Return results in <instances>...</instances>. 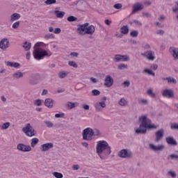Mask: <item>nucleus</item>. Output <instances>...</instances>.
<instances>
[{
	"mask_svg": "<svg viewBox=\"0 0 178 178\" xmlns=\"http://www.w3.org/2000/svg\"><path fill=\"white\" fill-rule=\"evenodd\" d=\"M17 149L21 152H30L31 151V147L30 145H27L23 143H19L17 145Z\"/></svg>",
	"mask_w": 178,
	"mask_h": 178,
	"instance_id": "1a4fd4ad",
	"label": "nucleus"
},
{
	"mask_svg": "<svg viewBox=\"0 0 178 178\" xmlns=\"http://www.w3.org/2000/svg\"><path fill=\"white\" fill-rule=\"evenodd\" d=\"M150 69H152V70H156L158 69V65L156 64H152L150 66Z\"/></svg>",
	"mask_w": 178,
	"mask_h": 178,
	"instance_id": "6e6d98bb",
	"label": "nucleus"
},
{
	"mask_svg": "<svg viewBox=\"0 0 178 178\" xmlns=\"http://www.w3.org/2000/svg\"><path fill=\"white\" fill-rule=\"evenodd\" d=\"M105 87H112L113 86V78L111 75H106L104 79Z\"/></svg>",
	"mask_w": 178,
	"mask_h": 178,
	"instance_id": "f8f14e48",
	"label": "nucleus"
},
{
	"mask_svg": "<svg viewBox=\"0 0 178 178\" xmlns=\"http://www.w3.org/2000/svg\"><path fill=\"white\" fill-rule=\"evenodd\" d=\"M156 34H158L159 35H163V34H165V31L160 29L156 31Z\"/></svg>",
	"mask_w": 178,
	"mask_h": 178,
	"instance_id": "4d7b16f0",
	"label": "nucleus"
},
{
	"mask_svg": "<svg viewBox=\"0 0 178 178\" xmlns=\"http://www.w3.org/2000/svg\"><path fill=\"white\" fill-rule=\"evenodd\" d=\"M168 175H170L171 177H176L177 175L176 172L175 171H168Z\"/></svg>",
	"mask_w": 178,
	"mask_h": 178,
	"instance_id": "3c124183",
	"label": "nucleus"
},
{
	"mask_svg": "<svg viewBox=\"0 0 178 178\" xmlns=\"http://www.w3.org/2000/svg\"><path fill=\"white\" fill-rule=\"evenodd\" d=\"M139 104H142V105H148V100L145 99H141L139 100Z\"/></svg>",
	"mask_w": 178,
	"mask_h": 178,
	"instance_id": "49530a36",
	"label": "nucleus"
},
{
	"mask_svg": "<svg viewBox=\"0 0 178 178\" xmlns=\"http://www.w3.org/2000/svg\"><path fill=\"white\" fill-rule=\"evenodd\" d=\"M166 79L168 84H177V81L172 76L166 77Z\"/></svg>",
	"mask_w": 178,
	"mask_h": 178,
	"instance_id": "a878e982",
	"label": "nucleus"
},
{
	"mask_svg": "<svg viewBox=\"0 0 178 178\" xmlns=\"http://www.w3.org/2000/svg\"><path fill=\"white\" fill-rule=\"evenodd\" d=\"M82 137L83 140L91 141V140H92V137H94V129L90 127L83 129L82 131Z\"/></svg>",
	"mask_w": 178,
	"mask_h": 178,
	"instance_id": "39448f33",
	"label": "nucleus"
},
{
	"mask_svg": "<svg viewBox=\"0 0 178 178\" xmlns=\"http://www.w3.org/2000/svg\"><path fill=\"white\" fill-rule=\"evenodd\" d=\"M44 3L46 5H54V4L56 3V0H46L44 1Z\"/></svg>",
	"mask_w": 178,
	"mask_h": 178,
	"instance_id": "ea45409f",
	"label": "nucleus"
},
{
	"mask_svg": "<svg viewBox=\"0 0 178 178\" xmlns=\"http://www.w3.org/2000/svg\"><path fill=\"white\" fill-rule=\"evenodd\" d=\"M171 129L174 130H178V124L174 123L171 125Z\"/></svg>",
	"mask_w": 178,
	"mask_h": 178,
	"instance_id": "5fc2aeb1",
	"label": "nucleus"
},
{
	"mask_svg": "<svg viewBox=\"0 0 178 178\" xmlns=\"http://www.w3.org/2000/svg\"><path fill=\"white\" fill-rule=\"evenodd\" d=\"M22 47L26 51H29L31 49V42H25Z\"/></svg>",
	"mask_w": 178,
	"mask_h": 178,
	"instance_id": "c85d7f7f",
	"label": "nucleus"
},
{
	"mask_svg": "<svg viewBox=\"0 0 178 178\" xmlns=\"http://www.w3.org/2000/svg\"><path fill=\"white\" fill-rule=\"evenodd\" d=\"M165 141L167 144H168V145H173V146L177 145V141L175 140L174 137L168 136L165 138Z\"/></svg>",
	"mask_w": 178,
	"mask_h": 178,
	"instance_id": "6ab92c4d",
	"label": "nucleus"
},
{
	"mask_svg": "<svg viewBox=\"0 0 178 178\" xmlns=\"http://www.w3.org/2000/svg\"><path fill=\"white\" fill-rule=\"evenodd\" d=\"M113 8H115V9H120L122 8V4L120 3L115 4Z\"/></svg>",
	"mask_w": 178,
	"mask_h": 178,
	"instance_id": "bf43d9fd",
	"label": "nucleus"
},
{
	"mask_svg": "<svg viewBox=\"0 0 178 178\" xmlns=\"http://www.w3.org/2000/svg\"><path fill=\"white\" fill-rule=\"evenodd\" d=\"M144 9V5L141 3H136L134 4V13L140 12V10H143Z\"/></svg>",
	"mask_w": 178,
	"mask_h": 178,
	"instance_id": "4be33fe9",
	"label": "nucleus"
},
{
	"mask_svg": "<svg viewBox=\"0 0 178 178\" xmlns=\"http://www.w3.org/2000/svg\"><path fill=\"white\" fill-rule=\"evenodd\" d=\"M44 106L49 109H52L54 106H55V100L52 98H47L44 100Z\"/></svg>",
	"mask_w": 178,
	"mask_h": 178,
	"instance_id": "dca6fc26",
	"label": "nucleus"
},
{
	"mask_svg": "<svg viewBox=\"0 0 178 178\" xmlns=\"http://www.w3.org/2000/svg\"><path fill=\"white\" fill-rule=\"evenodd\" d=\"M10 127V122H6L0 125L1 130H6Z\"/></svg>",
	"mask_w": 178,
	"mask_h": 178,
	"instance_id": "c756f323",
	"label": "nucleus"
},
{
	"mask_svg": "<svg viewBox=\"0 0 178 178\" xmlns=\"http://www.w3.org/2000/svg\"><path fill=\"white\" fill-rule=\"evenodd\" d=\"M175 3L177 5V7L172 8V12H174V13H176L177 12H178V1H176Z\"/></svg>",
	"mask_w": 178,
	"mask_h": 178,
	"instance_id": "e2e57ef3",
	"label": "nucleus"
},
{
	"mask_svg": "<svg viewBox=\"0 0 178 178\" xmlns=\"http://www.w3.org/2000/svg\"><path fill=\"white\" fill-rule=\"evenodd\" d=\"M143 72L144 73H147V74H149L150 76H153V77L155 76V72H154L152 70L145 69Z\"/></svg>",
	"mask_w": 178,
	"mask_h": 178,
	"instance_id": "f704fd0d",
	"label": "nucleus"
},
{
	"mask_svg": "<svg viewBox=\"0 0 178 178\" xmlns=\"http://www.w3.org/2000/svg\"><path fill=\"white\" fill-rule=\"evenodd\" d=\"M95 108L97 112H102L104 108H106V104L105 103V102H97L95 104Z\"/></svg>",
	"mask_w": 178,
	"mask_h": 178,
	"instance_id": "4468645a",
	"label": "nucleus"
},
{
	"mask_svg": "<svg viewBox=\"0 0 178 178\" xmlns=\"http://www.w3.org/2000/svg\"><path fill=\"white\" fill-rule=\"evenodd\" d=\"M149 147L152 151H163V149L165 148V146L163 145L155 146L154 144L150 143L149 145Z\"/></svg>",
	"mask_w": 178,
	"mask_h": 178,
	"instance_id": "a211bd4d",
	"label": "nucleus"
},
{
	"mask_svg": "<svg viewBox=\"0 0 178 178\" xmlns=\"http://www.w3.org/2000/svg\"><path fill=\"white\" fill-rule=\"evenodd\" d=\"M67 22H76L77 20V17L74 16H69L67 18Z\"/></svg>",
	"mask_w": 178,
	"mask_h": 178,
	"instance_id": "79ce46f5",
	"label": "nucleus"
},
{
	"mask_svg": "<svg viewBox=\"0 0 178 178\" xmlns=\"http://www.w3.org/2000/svg\"><path fill=\"white\" fill-rule=\"evenodd\" d=\"M104 23L107 25V26H109L111 23H112V21L109 20V19H106L104 21Z\"/></svg>",
	"mask_w": 178,
	"mask_h": 178,
	"instance_id": "338daca9",
	"label": "nucleus"
},
{
	"mask_svg": "<svg viewBox=\"0 0 178 178\" xmlns=\"http://www.w3.org/2000/svg\"><path fill=\"white\" fill-rule=\"evenodd\" d=\"M54 13L55 16H56V17H58V19H63V17L65 16V15H66V13L65 12L59 11L58 10H54Z\"/></svg>",
	"mask_w": 178,
	"mask_h": 178,
	"instance_id": "5701e85b",
	"label": "nucleus"
},
{
	"mask_svg": "<svg viewBox=\"0 0 178 178\" xmlns=\"http://www.w3.org/2000/svg\"><path fill=\"white\" fill-rule=\"evenodd\" d=\"M138 120L140 124L135 131L136 134H147V130H155L158 128L156 125L152 124V121L147 115L139 117Z\"/></svg>",
	"mask_w": 178,
	"mask_h": 178,
	"instance_id": "f03ea898",
	"label": "nucleus"
},
{
	"mask_svg": "<svg viewBox=\"0 0 178 178\" xmlns=\"http://www.w3.org/2000/svg\"><path fill=\"white\" fill-rule=\"evenodd\" d=\"M19 26H20V22L17 21V22H15L13 24L12 27H13V29H17V27H19Z\"/></svg>",
	"mask_w": 178,
	"mask_h": 178,
	"instance_id": "de8ad7c7",
	"label": "nucleus"
},
{
	"mask_svg": "<svg viewBox=\"0 0 178 178\" xmlns=\"http://www.w3.org/2000/svg\"><path fill=\"white\" fill-rule=\"evenodd\" d=\"M118 104L120 105V106H126V105H127V100L124 98H122L118 102Z\"/></svg>",
	"mask_w": 178,
	"mask_h": 178,
	"instance_id": "2f4dec72",
	"label": "nucleus"
},
{
	"mask_svg": "<svg viewBox=\"0 0 178 178\" xmlns=\"http://www.w3.org/2000/svg\"><path fill=\"white\" fill-rule=\"evenodd\" d=\"M114 62H127L130 60V57L127 55L117 54L113 58Z\"/></svg>",
	"mask_w": 178,
	"mask_h": 178,
	"instance_id": "6e6552de",
	"label": "nucleus"
},
{
	"mask_svg": "<svg viewBox=\"0 0 178 178\" xmlns=\"http://www.w3.org/2000/svg\"><path fill=\"white\" fill-rule=\"evenodd\" d=\"M20 17H22V16L20 15V14L19 13H13L11 16H10V21L11 22H16V20H19V19H20Z\"/></svg>",
	"mask_w": 178,
	"mask_h": 178,
	"instance_id": "b1692460",
	"label": "nucleus"
},
{
	"mask_svg": "<svg viewBox=\"0 0 178 178\" xmlns=\"http://www.w3.org/2000/svg\"><path fill=\"white\" fill-rule=\"evenodd\" d=\"M68 65L69 66H71L72 67H74L75 69H77L78 67L77 63H76L75 61H72V60L69 61Z\"/></svg>",
	"mask_w": 178,
	"mask_h": 178,
	"instance_id": "4c0bfd02",
	"label": "nucleus"
},
{
	"mask_svg": "<svg viewBox=\"0 0 178 178\" xmlns=\"http://www.w3.org/2000/svg\"><path fill=\"white\" fill-rule=\"evenodd\" d=\"M33 105L35 106H41L42 105V100L41 99H38L33 102Z\"/></svg>",
	"mask_w": 178,
	"mask_h": 178,
	"instance_id": "72a5a7b5",
	"label": "nucleus"
},
{
	"mask_svg": "<svg viewBox=\"0 0 178 178\" xmlns=\"http://www.w3.org/2000/svg\"><path fill=\"white\" fill-rule=\"evenodd\" d=\"M164 134H165V130L163 129H161L159 131H156L155 133L156 143H159V141H161V140L163 138Z\"/></svg>",
	"mask_w": 178,
	"mask_h": 178,
	"instance_id": "9d476101",
	"label": "nucleus"
},
{
	"mask_svg": "<svg viewBox=\"0 0 178 178\" xmlns=\"http://www.w3.org/2000/svg\"><path fill=\"white\" fill-rule=\"evenodd\" d=\"M6 65L7 66H9L10 67H15V69H20V63H19L7 61L6 63Z\"/></svg>",
	"mask_w": 178,
	"mask_h": 178,
	"instance_id": "412c9836",
	"label": "nucleus"
},
{
	"mask_svg": "<svg viewBox=\"0 0 178 178\" xmlns=\"http://www.w3.org/2000/svg\"><path fill=\"white\" fill-rule=\"evenodd\" d=\"M22 131L28 137H34L35 136V130L33 128L30 123H28L25 125V127L22 128Z\"/></svg>",
	"mask_w": 178,
	"mask_h": 178,
	"instance_id": "423d86ee",
	"label": "nucleus"
},
{
	"mask_svg": "<svg viewBox=\"0 0 178 178\" xmlns=\"http://www.w3.org/2000/svg\"><path fill=\"white\" fill-rule=\"evenodd\" d=\"M54 148V143H47L41 145L40 149L42 152H46V151H49V149Z\"/></svg>",
	"mask_w": 178,
	"mask_h": 178,
	"instance_id": "2eb2a0df",
	"label": "nucleus"
},
{
	"mask_svg": "<svg viewBox=\"0 0 178 178\" xmlns=\"http://www.w3.org/2000/svg\"><path fill=\"white\" fill-rule=\"evenodd\" d=\"M147 92L149 95V97H151L152 98H156V95L154 93V92L152 91V89H148Z\"/></svg>",
	"mask_w": 178,
	"mask_h": 178,
	"instance_id": "c9c22d12",
	"label": "nucleus"
},
{
	"mask_svg": "<svg viewBox=\"0 0 178 178\" xmlns=\"http://www.w3.org/2000/svg\"><path fill=\"white\" fill-rule=\"evenodd\" d=\"M162 96L164 98H173L175 97V92L172 89H165L163 91Z\"/></svg>",
	"mask_w": 178,
	"mask_h": 178,
	"instance_id": "9b49d317",
	"label": "nucleus"
},
{
	"mask_svg": "<svg viewBox=\"0 0 178 178\" xmlns=\"http://www.w3.org/2000/svg\"><path fill=\"white\" fill-rule=\"evenodd\" d=\"M39 141L40 140L38 138H32L31 141V147H32V148H34V147H35V145L38 144Z\"/></svg>",
	"mask_w": 178,
	"mask_h": 178,
	"instance_id": "cd10ccee",
	"label": "nucleus"
},
{
	"mask_svg": "<svg viewBox=\"0 0 178 178\" xmlns=\"http://www.w3.org/2000/svg\"><path fill=\"white\" fill-rule=\"evenodd\" d=\"M76 105H79L78 103H73V102H67V106L69 108V109H73V108H76Z\"/></svg>",
	"mask_w": 178,
	"mask_h": 178,
	"instance_id": "473e14b6",
	"label": "nucleus"
},
{
	"mask_svg": "<svg viewBox=\"0 0 178 178\" xmlns=\"http://www.w3.org/2000/svg\"><path fill=\"white\" fill-rule=\"evenodd\" d=\"M118 156H120V158L125 159L131 158V156H133V153L129 149H124L118 152Z\"/></svg>",
	"mask_w": 178,
	"mask_h": 178,
	"instance_id": "0eeeda50",
	"label": "nucleus"
},
{
	"mask_svg": "<svg viewBox=\"0 0 178 178\" xmlns=\"http://www.w3.org/2000/svg\"><path fill=\"white\" fill-rule=\"evenodd\" d=\"M9 48V40L7 38H3L0 41V49L5 50Z\"/></svg>",
	"mask_w": 178,
	"mask_h": 178,
	"instance_id": "f3484780",
	"label": "nucleus"
},
{
	"mask_svg": "<svg viewBox=\"0 0 178 178\" xmlns=\"http://www.w3.org/2000/svg\"><path fill=\"white\" fill-rule=\"evenodd\" d=\"M72 169L73 170H79V169H80V165H79L78 164L74 165L72 166Z\"/></svg>",
	"mask_w": 178,
	"mask_h": 178,
	"instance_id": "052dcab7",
	"label": "nucleus"
},
{
	"mask_svg": "<svg viewBox=\"0 0 178 178\" xmlns=\"http://www.w3.org/2000/svg\"><path fill=\"white\" fill-rule=\"evenodd\" d=\"M119 70H124V69H127V65L124 63H121L118 65Z\"/></svg>",
	"mask_w": 178,
	"mask_h": 178,
	"instance_id": "58836bf2",
	"label": "nucleus"
},
{
	"mask_svg": "<svg viewBox=\"0 0 178 178\" xmlns=\"http://www.w3.org/2000/svg\"><path fill=\"white\" fill-rule=\"evenodd\" d=\"M53 176L56 178H63V174L58 172H53Z\"/></svg>",
	"mask_w": 178,
	"mask_h": 178,
	"instance_id": "e433bc0d",
	"label": "nucleus"
},
{
	"mask_svg": "<svg viewBox=\"0 0 178 178\" xmlns=\"http://www.w3.org/2000/svg\"><path fill=\"white\" fill-rule=\"evenodd\" d=\"M55 118H56L57 119L59 118H63V116H65V113H56L55 114Z\"/></svg>",
	"mask_w": 178,
	"mask_h": 178,
	"instance_id": "603ef678",
	"label": "nucleus"
},
{
	"mask_svg": "<svg viewBox=\"0 0 178 178\" xmlns=\"http://www.w3.org/2000/svg\"><path fill=\"white\" fill-rule=\"evenodd\" d=\"M70 56H72L73 58H77V56H79V53L72 52L70 53Z\"/></svg>",
	"mask_w": 178,
	"mask_h": 178,
	"instance_id": "13d9d810",
	"label": "nucleus"
},
{
	"mask_svg": "<svg viewBox=\"0 0 178 178\" xmlns=\"http://www.w3.org/2000/svg\"><path fill=\"white\" fill-rule=\"evenodd\" d=\"M121 86L123 87V88H126L127 87H129L130 82L129 81H125L121 84Z\"/></svg>",
	"mask_w": 178,
	"mask_h": 178,
	"instance_id": "a19ab883",
	"label": "nucleus"
},
{
	"mask_svg": "<svg viewBox=\"0 0 178 178\" xmlns=\"http://www.w3.org/2000/svg\"><path fill=\"white\" fill-rule=\"evenodd\" d=\"M67 74H69V72H65V71H62V72H60L58 73V77L60 79H65V77L67 76Z\"/></svg>",
	"mask_w": 178,
	"mask_h": 178,
	"instance_id": "7c9ffc66",
	"label": "nucleus"
},
{
	"mask_svg": "<svg viewBox=\"0 0 178 178\" xmlns=\"http://www.w3.org/2000/svg\"><path fill=\"white\" fill-rule=\"evenodd\" d=\"M88 23H85L82 25H79L77 28L79 34H81V35H86V34L92 35V34L95 33V26H94V25L88 26Z\"/></svg>",
	"mask_w": 178,
	"mask_h": 178,
	"instance_id": "20e7f679",
	"label": "nucleus"
},
{
	"mask_svg": "<svg viewBox=\"0 0 178 178\" xmlns=\"http://www.w3.org/2000/svg\"><path fill=\"white\" fill-rule=\"evenodd\" d=\"M24 76V73L19 71H17L13 74L14 79H21V77H23Z\"/></svg>",
	"mask_w": 178,
	"mask_h": 178,
	"instance_id": "393cba45",
	"label": "nucleus"
},
{
	"mask_svg": "<svg viewBox=\"0 0 178 178\" xmlns=\"http://www.w3.org/2000/svg\"><path fill=\"white\" fill-rule=\"evenodd\" d=\"M46 40H49L50 38H54V35L52 33H48L44 35Z\"/></svg>",
	"mask_w": 178,
	"mask_h": 178,
	"instance_id": "09e8293b",
	"label": "nucleus"
},
{
	"mask_svg": "<svg viewBox=\"0 0 178 178\" xmlns=\"http://www.w3.org/2000/svg\"><path fill=\"white\" fill-rule=\"evenodd\" d=\"M47 94H48V90L46 89L43 90L42 95H47Z\"/></svg>",
	"mask_w": 178,
	"mask_h": 178,
	"instance_id": "774afa93",
	"label": "nucleus"
},
{
	"mask_svg": "<svg viewBox=\"0 0 178 178\" xmlns=\"http://www.w3.org/2000/svg\"><path fill=\"white\" fill-rule=\"evenodd\" d=\"M44 123L49 129H51V127H54V123H52L51 121H45Z\"/></svg>",
	"mask_w": 178,
	"mask_h": 178,
	"instance_id": "a18cd8bd",
	"label": "nucleus"
},
{
	"mask_svg": "<svg viewBox=\"0 0 178 178\" xmlns=\"http://www.w3.org/2000/svg\"><path fill=\"white\" fill-rule=\"evenodd\" d=\"M83 108L85 111H89L90 110V106H88V104H83Z\"/></svg>",
	"mask_w": 178,
	"mask_h": 178,
	"instance_id": "680f3d73",
	"label": "nucleus"
},
{
	"mask_svg": "<svg viewBox=\"0 0 178 178\" xmlns=\"http://www.w3.org/2000/svg\"><path fill=\"white\" fill-rule=\"evenodd\" d=\"M101 135V132L99 131V130L95 129L93 130V136H100Z\"/></svg>",
	"mask_w": 178,
	"mask_h": 178,
	"instance_id": "8fccbe9b",
	"label": "nucleus"
},
{
	"mask_svg": "<svg viewBox=\"0 0 178 178\" xmlns=\"http://www.w3.org/2000/svg\"><path fill=\"white\" fill-rule=\"evenodd\" d=\"M112 148L106 140H99L96 144V154L100 159H106L112 153Z\"/></svg>",
	"mask_w": 178,
	"mask_h": 178,
	"instance_id": "7ed1b4c3",
	"label": "nucleus"
},
{
	"mask_svg": "<svg viewBox=\"0 0 178 178\" xmlns=\"http://www.w3.org/2000/svg\"><path fill=\"white\" fill-rule=\"evenodd\" d=\"M27 60H30V58H31V53L27 52L26 54Z\"/></svg>",
	"mask_w": 178,
	"mask_h": 178,
	"instance_id": "0e129e2a",
	"label": "nucleus"
},
{
	"mask_svg": "<svg viewBox=\"0 0 178 178\" xmlns=\"http://www.w3.org/2000/svg\"><path fill=\"white\" fill-rule=\"evenodd\" d=\"M48 44L42 42H38L33 47V56L36 60H42L44 58H49L52 56V52L49 49H45V47Z\"/></svg>",
	"mask_w": 178,
	"mask_h": 178,
	"instance_id": "f257e3e1",
	"label": "nucleus"
},
{
	"mask_svg": "<svg viewBox=\"0 0 178 178\" xmlns=\"http://www.w3.org/2000/svg\"><path fill=\"white\" fill-rule=\"evenodd\" d=\"M90 81H92V83H97L98 81V79H97L96 78L94 77H90Z\"/></svg>",
	"mask_w": 178,
	"mask_h": 178,
	"instance_id": "69168bd1",
	"label": "nucleus"
},
{
	"mask_svg": "<svg viewBox=\"0 0 178 178\" xmlns=\"http://www.w3.org/2000/svg\"><path fill=\"white\" fill-rule=\"evenodd\" d=\"M62 31V30L60 29V28H56L54 31V34H60V32Z\"/></svg>",
	"mask_w": 178,
	"mask_h": 178,
	"instance_id": "864d4df0",
	"label": "nucleus"
},
{
	"mask_svg": "<svg viewBox=\"0 0 178 178\" xmlns=\"http://www.w3.org/2000/svg\"><path fill=\"white\" fill-rule=\"evenodd\" d=\"M141 55L147 58L149 60H154L155 59V53L151 50L142 53Z\"/></svg>",
	"mask_w": 178,
	"mask_h": 178,
	"instance_id": "ddd939ff",
	"label": "nucleus"
},
{
	"mask_svg": "<svg viewBox=\"0 0 178 178\" xmlns=\"http://www.w3.org/2000/svg\"><path fill=\"white\" fill-rule=\"evenodd\" d=\"M170 52L175 60L178 59V48L177 47H170Z\"/></svg>",
	"mask_w": 178,
	"mask_h": 178,
	"instance_id": "aec40b11",
	"label": "nucleus"
},
{
	"mask_svg": "<svg viewBox=\"0 0 178 178\" xmlns=\"http://www.w3.org/2000/svg\"><path fill=\"white\" fill-rule=\"evenodd\" d=\"M168 158H170L171 159H175V161H178V155L172 154L168 156Z\"/></svg>",
	"mask_w": 178,
	"mask_h": 178,
	"instance_id": "c03bdc74",
	"label": "nucleus"
},
{
	"mask_svg": "<svg viewBox=\"0 0 178 178\" xmlns=\"http://www.w3.org/2000/svg\"><path fill=\"white\" fill-rule=\"evenodd\" d=\"M92 94L94 97H97L101 94V92H99V90H98L97 89H95V90H92Z\"/></svg>",
	"mask_w": 178,
	"mask_h": 178,
	"instance_id": "37998d69",
	"label": "nucleus"
},
{
	"mask_svg": "<svg viewBox=\"0 0 178 178\" xmlns=\"http://www.w3.org/2000/svg\"><path fill=\"white\" fill-rule=\"evenodd\" d=\"M120 32L122 34H129V26H123L120 29Z\"/></svg>",
	"mask_w": 178,
	"mask_h": 178,
	"instance_id": "bb28decb",
	"label": "nucleus"
}]
</instances>
